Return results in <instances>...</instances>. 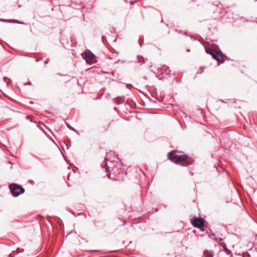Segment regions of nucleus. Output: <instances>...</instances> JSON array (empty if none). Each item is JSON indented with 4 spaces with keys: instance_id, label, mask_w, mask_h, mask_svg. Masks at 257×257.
Wrapping results in <instances>:
<instances>
[{
    "instance_id": "nucleus-1",
    "label": "nucleus",
    "mask_w": 257,
    "mask_h": 257,
    "mask_svg": "<svg viewBox=\"0 0 257 257\" xmlns=\"http://www.w3.org/2000/svg\"><path fill=\"white\" fill-rule=\"evenodd\" d=\"M168 157L172 162L180 164L182 166L187 167L192 165L194 160L186 155H179L177 151H171L168 153Z\"/></svg>"
},
{
    "instance_id": "nucleus-2",
    "label": "nucleus",
    "mask_w": 257,
    "mask_h": 257,
    "mask_svg": "<svg viewBox=\"0 0 257 257\" xmlns=\"http://www.w3.org/2000/svg\"><path fill=\"white\" fill-rule=\"evenodd\" d=\"M205 49L206 53L211 55L213 58L218 62L222 64L224 62V57L225 56L223 54L222 52L220 50H219L218 52H216L212 48L206 47H205Z\"/></svg>"
},
{
    "instance_id": "nucleus-3",
    "label": "nucleus",
    "mask_w": 257,
    "mask_h": 257,
    "mask_svg": "<svg viewBox=\"0 0 257 257\" xmlns=\"http://www.w3.org/2000/svg\"><path fill=\"white\" fill-rule=\"evenodd\" d=\"M10 190L12 194L14 197H18L25 192V189L23 187L17 184H14L10 186Z\"/></svg>"
},
{
    "instance_id": "nucleus-4",
    "label": "nucleus",
    "mask_w": 257,
    "mask_h": 257,
    "mask_svg": "<svg viewBox=\"0 0 257 257\" xmlns=\"http://www.w3.org/2000/svg\"><path fill=\"white\" fill-rule=\"evenodd\" d=\"M95 56L90 50H86L83 56V59L86 61V63L89 65H91L97 62L95 60Z\"/></svg>"
},
{
    "instance_id": "nucleus-5",
    "label": "nucleus",
    "mask_w": 257,
    "mask_h": 257,
    "mask_svg": "<svg viewBox=\"0 0 257 257\" xmlns=\"http://www.w3.org/2000/svg\"><path fill=\"white\" fill-rule=\"evenodd\" d=\"M205 220L203 218L195 217L192 219L191 223L196 228L201 229L204 226Z\"/></svg>"
},
{
    "instance_id": "nucleus-6",
    "label": "nucleus",
    "mask_w": 257,
    "mask_h": 257,
    "mask_svg": "<svg viewBox=\"0 0 257 257\" xmlns=\"http://www.w3.org/2000/svg\"><path fill=\"white\" fill-rule=\"evenodd\" d=\"M158 70L161 73H162L163 74H166L167 75H170V72H171V70H170L169 67H167V66H166L165 65H164L161 68H158Z\"/></svg>"
},
{
    "instance_id": "nucleus-7",
    "label": "nucleus",
    "mask_w": 257,
    "mask_h": 257,
    "mask_svg": "<svg viewBox=\"0 0 257 257\" xmlns=\"http://www.w3.org/2000/svg\"><path fill=\"white\" fill-rule=\"evenodd\" d=\"M24 249H22L21 250L20 249H17L16 251H13L10 254V257H22L21 255H20V253L24 251Z\"/></svg>"
},
{
    "instance_id": "nucleus-8",
    "label": "nucleus",
    "mask_w": 257,
    "mask_h": 257,
    "mask_svg": "<svg viewBox=\"0 0 257 257\" xmlns=\"http://www.w3.org/2000/svg\"><path fill=\"white\" fill-rule=\"evenodd\" d=\"M103 168H105L106 172H107V176L109 178H110V171L109 170V166L107 164V162H105L104 166H103Z\"/></svg>"
},
{
    "instance_id": "nucleus-9",
    "label": "nucleus",
    "mask_w": 257,
    "mask_h": 257,
    "mask_svg": "<svg viewBox=\"0 0 257 257\" xmlns=\"http://www.w3.org/2000/svg\"><path fill=\"white\" fill-rule=\"evenodd\" d=\"M203 254L205 257H213V252L211 251L205 250L204 251Z\"/></svg>"
},
{
    "instance_id": "nucleus-10",
    "label": "nucleus",
    "mask_w": 257,
    "mask_h": 257,
    "mask_svg": "<svg viewBox=\"0 0 257 257\" xmlns=\"http://www.w3.org/2000/svg\"><path fill=\"white\" fill-rule=\"evenodd\" d=\"M124 101V97L118 96V97H117L116 98V100L115 102L117 104H119L120 103H122Z\"/></svg>"
},
{
    "instance_id": "nucleus-11",
    "label": "nucleus",
    "mask_w": 257,
    "mask_h": 257,
    "mask_svg": "<svg viewBox=\"0 0 257 257\" xmlns=\"http://www.w3.org/2000/svg\"><path fill=\"white\" fill-rule=\"evenodd\" d=\"M8 23H17L19 24H24L23 22L19 21L17 20H8Z\"/></svg>"
},
{
    "instance_id": "nucleus-12",
    "label": "nucleus",
    "mask_w": 257,
    "mask_h": 257,
    "mask_svg": "<svg viewBox=\"0 0 257 257\" xmlns=\"http://www.w3.org/2000/svg\"><path fill=\"white\" fill-rule=\"evenodd\" d=\"M138 61H135L136 63L139 62V63H143V64L145 63V61H144V58L142 56H138L137 57Z\"/></svg>"
},
{
    "instance_id": "nucleus-13",
    "label": "nucleus",
    "mask_w": 257,
    "mask_h": 257,
    "mask_svg": "<svg viewBox=\"0 0 257 257\" xmlns=\"http://www.w3.org/2000/svg\"><path fill=\"white\" fill-rule=\"evenodd\" d=\"M224 249L227 254H231V256H232V254L231 253V251L228 249L227 247H224Z\"/></svg>"
},
{
    "instance_id": "nucleus-14",
    "label": "nucleus",
    "mask_w": 257,
    "mask_h": 257,
    "mask_svg": "<svg viewBox=\"0 0 257 257\" xmlns=\"http://www.w3.org/2000/svg\"><path fill=\"white\" fill-rule=\"evenodd\" d=\"M215 236V235H214V233H212V234H209V238H211L213 239L214 240H217V239L216 237H215V238L213 237V236Z\"/></svg>"
},
{
    "instance_id": "nucleus-15",
    "label": "nucleus",
    "mask_w": 257,
    "mask_h": 257,
    "mask_svg": "<svg viewBox=\"0 0 257 257\" xmlns=\"http://www.w3.org/2000/svg\"><path fill=\"white\" fill-rule=\"evenodd\" d=\"M67 125V126L72 131H75V130L71 126L70 124H66Z\"/></svg>"
},
{
    "instance_id": "nucleus-16",
    "label": "nucleus",
    "mask_w": 257,
    "mask_h": 257,
    "mask_svg": "<svg viewBox=\"0 0 257 257\" xmlns=\"http://www.w3.org/2000/svg\"><path fill=\"white\" fill-rule=\"evenodd\" d=\"M0 22L8 23V19H0Z\"/></svg>"
},
{
    "instance_id": "nucleus-17",
    "label": "nucleus",
    "mask_w": 257,
    "mask_h": 257,
    "mask_svg": "<svg viewBox=\"0 0 257 257\" xmlns=\"http://www.w3.org/2000/svg\"><path fill=\"white\" fill-rule=\"evenodd\" d=\"M4 80H6V79H8L9 80L8 83H11L12 82L11 80L10 79H8L7 77H4Z\"/></svg>"
},
{
    "instance_id": "nucleus-18",
    "label": "nucleus",
    "mask_w": 257,
    "mask_h": 257,
    "mask_svg": "<svg viewBox=\"0 0 257 257\" xmlns=\"http://www.w3.org/2000/svg\"><path fill=\"white\" fill-rule=\"evenodd\" d=\"M105 39H106L105 37L104 36H103L102 37V41H103V43H104V40H105Z\"/></svg>"
},
{
    "instance_id": "nucleus-19",
    "label": "nucleus",
    "mask_w": 257,
    "mask_h": 257,
    "mask_svg": "<svg viewBox=\"0 0 257 257\" xmlns=\"http://www.w3.org/2000/svg\"><path fill=\"white\" fill-rule=\"evenodd\" d=\"M26 85H32V83H31V81H29L27 84H26Z\"/></svg>"
},
{
    "instance_id": "nucleus-20",
    "label": "nucleus",
    "mask_w": 257,
    "mask_h": 257,
    "mask_svg": "<svg viewBox=\"0 0 257 257\" xmlns=\"http://www.w3.org/2000/svg\"><path fill=\"white\" fill-rule=\"evenodd\" d=\"M143 43H144V41L143 40L142 41L140 42V45L141 47L142 46Z\"/></svg>"
},
{
    "instance_id": "nucleus-21",
    "label": "nucleus",
    "mask_w": 257,
    "mask_h": 257,
    "mask_svg": "<svg viewBox=\"0 0 257 257\" xmlns=\"http://www.w3.org/2000/svg\"><path fill=\"white\" fill-rule=\"evenodd\" d=\"M200 229V230H201V231H203H203H204V230H205V229H204V227H203V228H202Z\"/></svg>"
},
{
    "instance_id": "nucleus-22",
    "label": "nucleus",
    "mask_w": 257,
    "mask_h": 257,
    "mask_svg": "<svg viewBox=\"0 0 257 257\" xmlns=\"http://www.w3.org/2000/svg\"><path fill=\"white\" fill-rule=\"evenodd\" d=\"M190 37H191V39H194V40H196V39H195V38H194V37H193V36L190 35Z\"/></svg>"
},
{
    "instance_id": "nucleus-23",
    "label": "nucleus",
    "mask_w": 257,
    "mask_h": 257,
    "mask_svg": "<svg viewBox=\"0 0 257 257\" xmlns=\"http://www.w3.org/2000/svg\"><path fill=\"white\" fill-rule=\"evenodd\" d=\"M175 31H176V32H178V33H181V30H176Z\"/></svg>"
},
{
    "instance_id": "nucleus-24",
    "label": "nucleus",
    "mask_w": 257,
    "mask_h": 257,
    "mask_svg": "<svg viewBox=\"0 0 257 257\" xmlns=\"http://www.w3.org/2000/svg\"><path fill=\"white\" fill-rule=\"evenodd\" d=\"M114 53H115L117 55H118L119 54V53L116 51H114Z\"/></svg>"
},
{
    "instance_id": "nucleus-25",
    "label": "nucleus",
    "mask_w": 257,
    "mask_h": 257,
    "mask_svg": "<svg viewBox=\"0 0 257 257\" xmlns=\"http://www.w3.org/2000/svg\"><path fill=\"white\" fill-rule=\"evenodd\" d=\"M190 174L191 175H193V173L192 172H190Z\"/></svg>"
},
{
    "instance_id": "nucleus-26",
    "label": "nucleus",
    "mask_w": 257,
    "mask_h": 257,
    "mask_svg": "<svg viewBox=\"0 0 257 257\" xmlns=\"http://www.w3.org/2000/svg\"><path fill=\"white\" fill-rule=\"evenodd\" d=\"M161 22L162 23H164V21H163V19L161 20Z\"/></svg>"
},
{
    "instance_id": "nucleus-27",
    "label": "nucleus",
    "mask_w": 257,
    "mask_h": 257,
    "mask_svg": "<svg viewBox=\"0 0 257 257\" xmlns=\"http://www.w3.org/2000/svg\"><path fill=\"white\" fill-rule=\"evenodd\" d=\"M48 63V61H45V64H47Z\"/></svg>"
},
{
    "instance_id": "nucleus-28",
    "label": "nucleus",
    "mask_w": 257,
    "mask_h": 257,
    "mask_svg": "<svg viewBox=\"0 0 257 257\" xmlns=\"http://www.w3.org/2000/svg\"><path fill=\"white\" fill-rule=\"evenodd\" d=\"M26 118H27V119H29V116H26Z\"/></svg>"
},
{
    "instance_id": "nucleus-29",
    "label": "nucleus",
    "mask_w": 257,
    "mask_h": 257,
    "mask_svg": "<svg viewBox=\"0 0 257 257\" xmlns=\"http://www.w3.org/2000/svg\"><path fill=\"white\" fill-rule=\"evenodd\" d=\"M33 103H34V102H33V101H30V104H33Z\"/></svg>"
},
{
    "instance_id": "nucleus-30",
    "label": "nucleus",
    "mask_w": 257,
    "mask_h": 257,
    "mask_svg": "<svg viewBox=\"0 0 257 257\" xmlns=\"http://www.w3.org/2000/svg\"><path fill=\"white\" fill-rule=\"evenodd\" d=\"M114 168H113L112 169V170H111V171H112V172H113V171H114Z\"/></svg>"
},
{
    "instance_id": "nucleus-31",
    "label": "nucleus",
    "mask_w": 257,
    "mask_h": 257,
    "mask_svg": "<svg viewBox=\"0 0 257 257\" xmlns=\"http://www.w3.org/2000/svg\"><path fill=\"white\" fill-rule=\"evenodd\" d=\"M29 182H33V181H32V180H30L29 181Z\"/></svg>"
},
{
    "instance_id": "nucleus-32",
    "label": "nucleus",
    "mask_w": 257,
    "mask_h": 257,
    "mask_svg": "<svg viewBox=\"0 0 257 257\" xmlns=\"http://www.w3.org/2000/svg\"><path fill=\"white\" fill-rule=\"evenodd\" d=\"M187 51L188 52H189L190 51V50L189 49H188V50H187Z\"/></svg>"
},
{
    "instance_id": "nucleus-33",
    "label": "nucleus",
    "mask_w": 257,
    "mask_h": 257,
    "mask_svg": "<svg viewBox=\"0 0 257 257\" xmlns=\"http://www.w3.org/2000/svg\"><path fill=\"white\" fill-rule=\"evenodd\" d=\"M165 25H166V26L167 27H168V25L167 24H165Z\"/></svg>"
},
{
    "instance_id": "nucleus-34",
    "label": "nucleus",
    "mask_w": 257,
    "mask_h": 257,
    "mask_svg": "<svg viewBox=\"0 0 257 257\" xmlns=\"http://www.w3.org/2000/svg\"><path fill=\"white\" fill-rule=\"evenodd\" d=\"M151 101H153V102H155V100H152Z\"/></svg>"
},
{
    "instance_id": "nucleus-35",
    "label": "nucleus",
    "mask_w": 257,
    "mask_h": 257,
    "mask_svg": "<svg viewBox=\"0 0 257 257\" xmlns=\"http://www.w3.org/2000/svg\"><path fill=\"white\" fill-rule=\"evenodd\" d=\"M151 71L153 72V73H155V72L153 70H152Z\"/></svg>"
},
{
    "instance_id": "nucleus-36",
    "label": "nucleus",
    "mask_w": 257,
    "mask_h": 257,
    "mask_svg": "<svg viewBox=\"0 0 257 257\" xmlns=\"http://www.w3.org/2000/svg\"><path fill=\"white\" fill-rule=\"evenodd\" d=\"M117 62H120V60H118Z\"/></svg>"
},
{
    "instance_id": "nucleus-37",
    "label": "nucleus",
    "mask_w": 257,
    "mask_h": 257,
    "mask_svg": "<svg viewBox=\"0 0 257 257\" xmlns=\"http://www.w3.org/2000/svg\"><path fill=\"white\" fill-rule=\"evenodd\" d=\"M121 62H122V63H124V61H123H123H122Z\"/></svg>"
},
{
    "instance_id": "nucleus-38",
    "label": "nucleus",
    "mask_w": 257,
    "mask_h": 257,
    "mask_svg": "<svg viewBox=\"0 0 257 257\" xmlns=\"http://www.w3.org/2000/svg\"><path fill=\"white\" fill-rule=\"evenodd\" d=\"M203 72V70H202L201 71V72H200V73H202V72Z\"/></svg>"
},
{
    "instance_id": "nucleus-39",
    "label": "nucleus",
    "mask_w": 257,
    "mask_h": 257,
    "mask_svg": "<svg viewBox=\"0 0 257 257\" xmlns=\"http://www.w3.org/2000/svg\"><path fill=\"white\" fill-rule=\"evenodd\" d=\"M36 62H38V61H39V60H36Z\"/></svg>"
},
{
    "instance_id": "nucleus-40",
    "label": "nucleus",
    "mask_w": 257,
    "mask_h": 257,
    "mask_svg": "<svg viewBox=\"0 0 257 257\" xmlns=\"http://www.w3.org/2000/svg\"><path fill=\"white\" fill-rule=\"evenodd\" d=\"M256 23H257V22H256Z\"/></svg>"
}]
</instances>
